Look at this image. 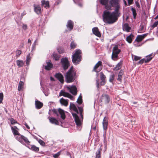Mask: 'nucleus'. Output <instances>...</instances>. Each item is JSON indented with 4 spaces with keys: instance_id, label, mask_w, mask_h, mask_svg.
Returning <instances> with one entry per match:
<instances>
[{
    "instance_id": "1",
    "label": "nucleus",
    "mask_w": 158,
    "mask_h": 158,
    "mask_svg": "<svg viewBox=\"0 0 158 158\" xmlns=\"http://www.w3.org/2000/svg\"><path fill=\"white\" fill-rule=\"evenodd\" d=\"M102 18L103 21L109 24H112L118 20L117 17H115L111 12L107 10L103 11Z\"/></svg>"
},
{
    "instance_id": "2",
    "label": "nucleus",
    "mask_w": 158,
    "mask_h": 158,
    "mask_svg": "<svg viewBox=\"0 0 158 158\" xmlns=\"http://www.w3.org/2000/svg\"><path fill=\"white\" fill-rule=\"evenodd\" d=\"M81 51L80 49H76L72 56V61L75 65H77L80 62L82 59Z\"/></svg>"
},
{
    "instance_id": "3",
    "label": "nucleus",
    "mask_w": 158,
    "mask_h": 158,
    "mask_svg": "<svg viewBox=\"0 0 158 158\" xmlns=\"http://www.w3.org/2000/svg\"><path fill=\"white\" fill-rule=\"evenodd\" d=\"M77 77L76 72H67L65 75V81L68 83L73 82Z\"/></svg>"
},
{
    "instance_id": "4",
    "label": "nucleus",
    "mask_w": 158,
    "mask_h": 158,
    "mask_svg": "<svg viewBox=\"0 0 158 158\" xmlns=\"http://www.w3.org/2000/svg\"><path fill=\"white\" fill-rule=\"evenodd\" d=\"M15 138L18 141L23 144L26 146V144L27 146H29L30 145V142L27 137L24 136L20 135V136H16Z\"/></svg>"
},
{
    "instance_id": "5",
    "label": "nucleus",
    "mask_w": 158,
    "mask_h": 158,
    "mask_svg": "<svg viewBox=\"0 0 158 158\" xmlns=\"http://www.w3.org/2000/svg\"><path fill=\"white\" fill-rule=\"evenodd\" d=\"M52 111L54 114L56 115L57 117H58L59 115H60L61 118L64 120L65 118V115L64 111L60 108H59L58 110L56 109H52Z\"/></svg>"
},
{
    "instance_id": "6",
    "label": "nucleus",
    "mask_w": 158,
    "mask_h": 158,
    "mask_svg": "<svg viewBox=\"0 0 158 158\" xmlns=\"http://www.w3.org/2000/svg\"><path fill=\"white\" fill-rule=\"evenodd\" d=\"M60 62L64 70L67 69L70 66L68 59L67 57L63 58L61 59Z\"/></svg>"
},
{
    "instance_id": "7",
    "label": "nucleus",
    "mask_w": 158,
    "mask_h": 158,
    "mask_svg": "<svg viewBox=\"0 0 158 158\" xmlns=\"http://www.w3.org/2000/svg\"><path fill=\"white\" fill-rule=\"evenodd\" d=\"M112 51L111 58L113 60H114V58L118 57V55L121 52V50L120 49H118L117 45H115L113 48Z\"/></svg>"
},
{
    "instance_id": "8",
    "label": "nucleus",
    "mask_w": 158,
    "mask_h": 158,
    "mask_svg": "<svg viewBox=\"0 0 158 158\" xmlns=\"http://www.w3.org/2000/svg\"><path fill=\"white\" fill-rule=\"evenodd\" d=\"M108 120V118L107 117H104L103 120L102 125L104 131V136L105 134H106V130L107 129Z\"/></svg>"
},
{
    "instance_id": "9",
    "label": "nucleus",
    "mask_w": 158,
    "mask_h": 158,
    "mask_svg": "<svg viewBox=\"0 0 158 158\" xmlns=\"http://www.w3.org/2000/svg\"><path fill=\"white\" fill-rule=\"evenodd\" d=\"M102 62L99 61L94 66L93 71L97 73L99 72L102 70Z\"/></svg>"
},
{
    "instance_id": "10",
    "label": "nucleus",
    "mask_w": 158,
    "mask_h": 158,
    "mask_svg": "<svg viewBox=\"0 0 158 158\" xmlns=\"http://www.w3.org/2000/svg\"><path fill=\"white\" fill-rule=\"evenodd\" d=\"M72 114L76 125L77 126H81L82 123V122L79 116L76 113H72Z\"/></svg>"
},
{
    "instance_id": "11",
    "label": "nucleus",
    "mask_w": 158,
    "mask_h": 158,
    "mask_svg": "<svg viewBox=\"0 0 158 158\" xmlns=\"http://www.w3.org/2000/svg\"><path fill=\"white\" fill-rule=\"evenodd\" d=\"M67 88L69 91L70 93L74 95H76L77 94V89L75 85H72L71 86H67Z\"/></svg>"
},
{
    "instance_id": "12",
    "label": "nucleus",
    "mask_w": 158,
    "mask_h": 158,
    "mask_svg": "<svg viewBox=\"0 0 158 158\" xmlns=\"http://www.w3.org/2000/svg\"><path fill=\"white\" fill-rule=\"evenodd\" d=\"M101 102L105 104L108 103L110 101L109 96L107 94H102L100 99Z\"/></svg>"
},
{
    "instance_id": "13",
    "label": "nucleus",
    "mask_w": 158,
    "mask_h": 158,
    "mask_svg": "<svg viewBox=\"0 0 158 158\" xmlns=\"http://www.w3.org/2000/svg\"><path fill=\"white\" fill-rule=\"evenodd\" d=\"M115 8L114 10L112 12V14L115 16V17H117V19L120 16V13L119 11V9L120 8V6L114 7Z\"/></svg>"
},
{
    "instance_id": "14",
    "label": "nucleus",
    "mask_w": 158,
    "mask_h": 158,
    "mask_svg": "<svg viewBox=\"0 0 158 158\" xmlns=\"http://www.w3.org/2000/svg\"><path fill=\"white\" fill-rule=\"evenodd\" d=\"M55 77L58 79L61 83H63L64 82V77L63 75L60 73H56Z\"/></svg>"
},
{
    "instance_id": "15",
    "label": "nucleus",
    "mask_w": 158,
    "mask_h": 158,
    "mask_svg": "<svg viewBox=\"0 0 158 158\" xmlns=\"http://www.w3.org/2000/svg\"><path fill=\"white\" fill-rule=\"evenodd\" d=\"M11 128L14 135H18V136H20V135H21L19 132V129L17 128V127L15 126H14V127L11 126Z\"/></svg>"
},
{
    "instance_id": "16",
    "label": "nucleus",
    "mask_w": 158,
    "mask_h": 158,
    "mask_svg": "<svg viewBox=\"0 0 158 158\" xmlns=\"http://www.w3.org/2000/svg\"><path fill=\"white\" fill-rule=\"evenodd\" d=\"M34 8V11L38 15H39L41 13V8L39 5L34 4L33 5Z\"/></svg>"
},
{
    "instance_id": "17",
    "label": "nucleus",
    "mask_w": 158,
    "mask_h": 158,
    "mask_svg": "<svg viewBox=\"0 0 158 158\" xmlns=\"http://www.w3.org/2000/svg\"><path fill=\"white\" fill-rule=\"evenodd\" d=\"M110 3L111 7H115L120 6L119 0H110Z\"/></svg>"
},
{
    "instance_id": "18",
    "label": "nucleus",
    "mask_w": 158,
    "mask_h": 158,
    "mask_svg": "<svg viewBox=\"0 0 158 158\" xmlns=\"http://www.w3.org/2000/svg\"><path fill=\"white\" fill-rule=\"evenodd\" d=\"M92 31L93 33L95 35L98 37H100L101 36V34L99 31L98 29V27H94L92 28Z\"/></svg>"
},
{
    "instance_id": "19",
    "label": "nucleus",
    "mask_w": 158,
    "mask_h": 158,
    "mask_svg": "<svg viewBox=\"0 0 158 158\" xmlns=\"http://www.w3.org/2000/svg\"><path fill=\"white\" fill-rule=\"evenodd\" d=\"M48 119H49L50 122L52 124H54L56 125H59L60 123L55 118L53 117H48Z\"/></svg>"
},
{
    "instance_id": "20",
    "label": "nucleus",
    "mask_w": 158,
    "mask_h": 158,
    "mask_svg": "<svg viewBox=\"0 0 158 158\" xmlns=\"http://www.w3.org/2000/svg\"><path fill=\"white\" fill-rule=\"evenodd\" d=\"M100 2L102 5L105 6V7L106 9L108 10H110L111 9V6H108V0H100Z\"/></svg>"
},
{
    "instance_id": "21",
    "label": "nucleus",
    "mask_w": 158,
    "mask_h": 158,
    "mask_svg": "<svg viewBox=\"0 0 158 158\" xmlns=\"http://www.w3.org/2000/svg\"><path fill=\"white\" fill-rule=\"evenodd\" d=\"M66 27L69 31L72 30L73 27V22L71 20H69L66 24Z\"/></svg>"
},
{
    "instance_id": "22",
    "label": "nucleus",
    "mask_w": 158,
    "mask_h": 158,
    "mask_svg": "<svg viewBox=\"0 0 158 158\" xmlns=\"http://www.w3.org/2000/svg\"><path fill=\"white\" fill-rule=\"evenodd\" d=\"M41 5L42 6L48 8L49 7V2L48 1L43 0L41 1Z\"/></svg>"
},
{
    "instance_id": "23",
    "label": "nucleus",
    "mask_w": 158,
    "mask_h": 158,
    "mask_svg": "<svg viewBox=\"0 0 158 158\" xmlns=\"http://www.w3.org/2000/svg\"><path fill=\"white\" fill-rule=\"evenodd\" d=\"M27 147L32 151L36 152H38L39 150V148L36 147L35 145H32L31 146H27Z\"/></svg>"
},
{
    "instance_id": "24",
    "label": "nucleus",
    "mask_w": 158,
    "mask_h": 158,
    "mask_svg": "<svg viewBox=\"0 0 158 158\" xmlns=\"http://www.w3.org/2000/svg\"><path fill=\"white\" fill-rule=\"evenodd\" d=\"M35 104L36 107L38 109L41 108L43 105V103L42 102L38 100L35 101Z\"/></svg>"
},
{
    "instance_id": "25",
    "label": "nucleus",
    "mask_w": 158,
    "mask_h": 158,
    "mask_svg": "<svg viewBox=\"0 0 158 158\" xmlns=\"http://www.w3.org/2000/svg\"><path fill=\"white\" fill-rule=\"evenodd\" d=\"M60 103L63 105L67 106L68 104V100H65L63 98H61L60 99Z\"/></svg>"
},
{
    "instance_id": "26",
    "label": "nucleus",
    "mask_w": 158,
    "mask_h": 158,
    "mask_svg": "<svg viewBox=\"0 0 158 158\" xmlns=\"http://www.w3.org/2000/svg\"><path fill=\"white\" fill-rule=\"evenodd\" d=\"M123 29L124 30L128 32L130 31V30L131 29V27L129 26L128 24L126 23L124 24L123 26Z\"/></svg>"
},
{
    "instance_id": "27",
    "label": "nucleus",
    "mask_w": 158,
    "mask_h": 158,
    "mask_svg": "<svg viewBox=\"0 0 158 158\" xmlns=\"http://www.w3.org/2000/svg\"><path fill=\"white\" fill-rule=\"evenodd\" d=\"M153 56H153V54L152 53L146 56V58L145 59V63H147L148 62L152 59Z\"/></svg>"
},
{
    "instance_id": "28",
    "label": "nucleus",
    "mask_w": 158,
    "mask_h": 158,
    "mask_svg": "<svg viewBox=\"0 0 158 158\" xmlns=\"http://www.w3.org/2000/svg\"><path fill=\"white\" fill-rule=\"evenodd\" d=\"M133 36V35L132 34H131L129 35L127 37V41L129 43H131L132 41V38Z\"/></svg>"
},
{
    "instance_id": "29",
    "label": "nucleus",
    "mask_w": 158,
    "mask_h": 158,
    "mask_svg": "<svg viewBox=\"0 0 158 158\" xmlns=\"http://www.w3.org/2000/svg\"><path fill=\"white\" fill-rule=\"evenodd\" d=\"M52 64L49 62H48L47 63V65L45 66V69L47 70H49L52 68Z\"/></svg>"
},
{
    "instance_id": "30",
    "label": "nucleus",
    "mask_w": 158,
    "mask_h": 158,
    "mask_svg": "<svg viewBox=\"0 0 158 158\" xmlns=\"http://www.w3.org/2000/svg\"><path fill=\"white\" fill-rule=\"evenodd\" d=\"M69 94L65 92L64 91L62 90L60 91V94L59 96H63L64 97H68L69 95Z\"/></svg>"
},
{
    "instance_id": "31",
    "label": "nucleus",
    "mask_w": 158,
    "mask_h": 158,
    "mask_svg": "<svg viewBox=\"0 0 158 158\" xmlns=\"http://www.w3.org/2000/svg\"><path fill=\"white\" fill-rule=\"evenodd\" d=\"M24 84V83L22 81H20L18 87V90L19 91H21L23 89Z\"/></svg>"
},
{
    "instance_id": "32",
    "label": "nucleus",
    "mask_w": 158,
    "mask_h": 158,
    "mask_svg": "<svg viewBox=\"0 0 158 158\" xmlns=\"http://www.w3.org/2000/svg\"><path fill=\"white\" fill-rule=\"evenodd\" d=\"M17 65L19 67L23 66L24 64V62L22 60H18L16 61Z\"/></svg>"
},
{
    "instance_id": "33",
    "label": "nucleus",
    "mask_w": 158,
    "mask_h": 158,
    "mask_svg": "<svg viewBox=\"0 0 158 158\" xmlns=\"http://www.w3.org/2000/svg\"><path fill=\"white\" fill-rule=\"evenodd\" d=\"M69 108L70 109H73L74 111H77V108L73 103H70L69 106Z\"/></svg>"
},
{
    "instance_id": "34",
    "label": "nucleus",
    "mask_w": 158,
    "mask_h": 158,
    "mask_svg": "<svg viewBox=\"0 0 158 158\" xmlns=\"http://www.w3.org/2000/svg\"><path fill=\"white\" fill-rule=\"evenodd\" d=\"M53 56L54 59L56 60H59L60 58V56L58 55L57 53H54L53 54Z\"/></svg>"
},
{
    "instance_id": "35",
    "label": "nucleus",
    "mask_w": 158,
    "mask_h": 158,
    "mask_svg": "<svg viewBox=\"0 0 158 158\" xmlns=\"http://www.w3.org/2000/svg\"><path fill=\"white\" fill-rule=\"evenodd\" d=\"M143 39L141 35H138L135 40V41L139 42L141 41Z\"/></svg>"
},
{
    "instance_id": "36",
    "label": "nucleus",
    "mask_w": 158,
    "mask_h": 158,
    "mask_svg": "<svg viewBox=\"0 0 158 158\" xmlns=\"http://www.w3.org/2000/svg\"><path fill=\"white\" fill-rule=\"evenodd\" d=\"M131 10L132 12V14L133 16V17L134 19H135L137 13L136 10L134 8L132 7L131 9Z\"/></svg>"
},
{
    "instance_id": "37",
    "label": "nucleus",
    "mask_w": 158,
    "mask_h": 158,
    "mask_svg": "<svg viewBox=\"0 0 158 158\" xmlns=\"http://www.w3.org/2000/svg\"><path fill=\"white\" fill-rule=\"evenodd\" d=\"M77 46L76 44L74 42V41H72L71 42L70 44V47L71 49H74L76 48Z\"/></svg>"
},
{
    "instance_id": "38",
    "label": "nucleus",
    "mask_w": 158,
    "mask_h": 158,
    "mask_svg": "<svg viewBox=\"0 0 158 158\" xmlns=\"http://www.w3.org/2000/svg\"><path fill=\"white\" fill-rule=\"evenodd\" d=\"M122 63L121 62L118 63L116 65V66L114 68V70H117L121 68Z\"/></svg>"
},
{
    "instance_id": "39",
    "label": "nucleus",
    "mask_w": 158,
    "mask_h": 158,
    "mask_svg": "<svg viewBox=\"0 0 158 158\" xmlns=\"http://www.w3.org/2000/svg\"><path fill=\"white\" fill-rule=\"evenodd\" d=\"M100 78L101 80L106 81V77L104 74L102 72H101L100 73Z\"/></svg>"
},
{
    "instance_id": "40",
    "label": "nucleus",
    "mask_w": 158,
    "mask_h": 158,
    "mask_svg": "<svg viewBox=\"0 0 158 158\" xmlns=\"http://www.w3.org/2000/svg\"><path fill=\"white\" fill-rule=\"evenodd\" d=\"M31 60V57H30V54H28V55L27 56V59L26 60V63L27 65H28L29 64V63Z\"/></svg>"
},
{
    "instance_id": "41",
    "label": "nucleus",
    "mask_w": 158,
    "mask_h": 158,
    "mask_svg": "<svg viewBox=\"0 0 158 158\" xmlns=\"http://www.w3.org/2000/svg\"><path fill=\"white\" fill-rule=\"evenodd\" d=\"M102 148H100L99 149H98L96 153V155H98V156H101V152L102 150Z\"/></svg>"
},
{
    "instance_id": "42",
    "label": "nucleus",
    "mask_w": 158,
    "mask_h": 158,
    "mask_svg": "<svg viewBox=\"0 0 158 158\" xmlns=\"http://www.w3.org/2000/svg\"><path fill=\"white\" fill-rule=\"evenodd\" d=\"M10 120L11 122V124L12 125L17 123V121L13 118H10Z\"/></svg>"
},
{
    "instance_id": "43",
    "label": "nucleus",
    "mask_w": 158,
    "mask_h": 158,
    "mask_svg": "<svg viewBox=\"0 0 158 158\" xmlns=\"http://www.w3.org/2000/svg\"><path fill=\"white\" fill-rule=\"evenodd\" d=\"M57 50L60 54H61L64 52V50L62 48L59 47L57 48Z\"/></svg>"
},
{
    "instance_id": "44",
    "label": "nucleus",
    "mask_w": 158,
    "mask_h": 158,
    "mask_svg": "<svg viewBox=\"0 0 158 158\" xmlns=\"http://www.w3.org/2000/svg\"><path fill=\"white\" fill-rule=\"evenodd\" d=\"M114 77V75L113 74L110 76L109 78V81L110 82H112Z\"/></svg>"
},
{
    "instance_id": "45",
    "label": "nucleus",
    "mask_w": 158,
    "mask_h": 158,
    "mask_svg": "<svg viewBox=\"0 0 158 158\" xmlns=\"http://www.w3.org/2000/svg\"><path fill=\"white\" fill-rule=\"evenodd\" d=\"M60 154V151L59 152L53 155V156L55 158H57Z\"/></svg>"
},
{
    "instance_id": "46",
    "label": "nucleus",
    "mask_w": 158,
    "mask_h": 158,
    "mask_svg": "<svg viewBox=\"0 0 158 158\" xmlns=\"http://www.w3.org/2000/svg\"><path fill=\"white\" fill-rule=\"evenodd\" d=\"M68 72H76L74 70L73 67L71 66Z\"/></svg>"
},
{
    "instance_id": "47",
    "label": "nucleus",
    "mask_w": 158,
    "mask_h": 158,
    "mask_svg": "<svg viewBox=\"0 0 158 158\" xmlns=\"http://www.w3.org/2000/svg\"><path fill=\"white\" fill-rule=\"evenodd\" d=\"M122 76H118V77L117 80V81L120 82V83H121L122 81Z\"/></svg>"
},
{
    "instance_id": "48",
    "label": "nucleus",
    "mask_w": 158,
    "mask_h": 158,
    "mask_svg": "<svg viewBox=\"0 0 158 158\" xmlns=\"http://www.w3.org/2000/svg\"><path fill=\"white\" fill-rule=\"evenodd\" d=\"M136 41H135L134 42V45L136 47L140 46L142 45V44L140 45H139L138 43H137Z\"/></svg>"
},
{
    "instance_id": "49",
    "label": "nucleus",
    "mask_w": 158,
    "mask_h": 158,
    "mask_svg": "<svg viewBox=\"0 0 158 158\" xmlns=\"http://www.w3.org/2000/svg\"><path fill=\"white\" fill-rule=\"evenodd\" d=\"M141 57L137 56H134V60L137 61L141 59Z\"/></svg>"
},
{
    "instance_id": "50",
    "label": "nucleus",
    "mask_w": 158,
    "mask_h": 158,
    "mask_svg": "<svg viewBox=\"0 0 158 158\" xmlns=\"http://www.w3.org/2000/svg\"><path fill=\"white\" fill-rule=\"evenodd\" d=\"M158 25V20L157 21L153 23V24L152 26V27L153 28L155 27H156Z\"/></svg>"
},
{
    "instance_id": "51",
    "label": "nucleus",
    "mask_w": 158,
    "mask_h": 158,
    "mask_svg": "<svg viewBox=\"0 0 158 158\" xmlns=\"http://www.w3.org/2000/svg\"><path fill=\"white\" fill-rule=\"evenodd\" d=\"M78 107L80 114H81V113H83V108L81 107H80L79 106H78Z\"/></svg>"
},
{
    "instance_id": "52",
    "label": "nucleus",
    "mask_w": 158,
    "mask_h": 158,
    "mask_svg": "<svg viewBox=\"0 0 158 158\" xmlns=\"http://www.w3.org/2000/svg\"><path fill=\"white\" fill-rule=\"evenodd\" d=\"M39 142L41 145L44 146L45 144V143L41 139L39 140Z\"/></svg>"
},
{
    "instance_id": "53",
    "label": "nucleus",
    "mask_w": 158,
    "mask_h": 158,
    "mask_svg": "<svg viewBox=\"0 0 158 158\" xmlns=\"http://www.w3.org/2000/svg\"><path fill=\"white\" fill-rule=\"evenodd\" d=\"M20 15V13H19L18 14L17 16L16 17H15V20H16V21H17L19 20H20V18H19Z\"/></svg>"
},
{
    "instance_id": "54",
    "label": "nucleus",
    "mask_w": 158,
    "mask_h": 158,
    "mask_svg": "<svg viewBox=\"0 0 158 158\" xmlns=\"http://www.w3.org/2000/svg\"><path fill=\"white\" fill-rule=\"evenodd\" d=\"M135 4L136 6L138 8H140V5L137 1H135Z\"/></svg>"
},
{
    "instance_id": "55",
    "label": "nucleus",
    "mask_w": 158,
    "mask_h": 158,
    "mask_svg": "<svg viewBox=\"0 0 158 158\" xmlns=\"http://www.w3.org/2000/svg\"><path fill=\"white\" fill-rule=\"evenodd\" d=\"M145 59H143L139 61V64H142L144 62H145Z\"/></svg>"
},
{
    "instance_id": "56",
    "label": "nucleus",
    "mask_w": 158,
    "mask_h": 158,
    "mask_svg": "<svg viewBox=\"0 0 158 158\" xmlns=\"http://www.w3.org/2000/svg\"><path fill=\"white\" fill-rule=\"evenodd\" d=\"M77 102L78 104H81L82 103V99L81 98H78V99L77 100Z\"/></svg>"
},
{
    "instance_id": "57",
    "label": "nucleus",
    "mask_w": 158,
    "mask_h": 158,
    "mask_svg": "<svg viewBox=\"0 0 158 158\" xmlns=\"http://www.w3.org/2000/svg\"><path fill=\"white\" fill-rule=\"evenodd\" d=\"M123 74V71L122 70H120L119 72L118 73V76H122V75Z\"/></svg>"
},
{
    "instance_id": "58",
    "label": "nucleus",
    "mask_w": 158,
    "mask_h": 158,
    "mask_svg": "<svg viewBox=\"0 0 158 158\" xmlns=\"http://www.w3.org/2000/svg\"><path fill=\"white\" fill-rule=\"evenodd\" d=\"M127 1L128 6H130L132 4L133 0H127Z\"/></svg>"
},
{
    "instance_id": "59",
    "label": "nucleus",
    "mask_w": 158,
    "mask_h": 158,
    "mask_svg": "<svg viewBox=\"0 0 158 158\" xmlns=\"http://www.w3.org/2000/svg\"><path fill=\"white\" fill-rule=\"evenodd\" d=\"M22 28L23 29H24L25 30H26L27 29V26L26 24H23Z\"/></svg>"
},
{
    "instance_id": "60",
    "label": "nucleus",
    "mask_w": 158,
    "mask_h": 158,
    "mask_svg": "<svg viewBox=\"0 0 158 158\" xmlns=\"http://www.w3.org/2000/svg\"><path fill=\"white\" fill-rule=\"evenodd\" d=\"M21 53V51L20 50H18L16 52V56H19Z\"/></svg>"
},
{
    "instance_id": "61",
    "label": "nucleus",
    "mask_w": 158,
    "mask_h": 158,
    "mask_svg": "<svg viewBox=\"0 0 158 158\" xmlns=\"http://www.w3.org/2000/svg\"><path fill=\"white\" fill-rule=\"evenodd\" d=\"M26 14V13L25 12V11H24L21 14V17H20V19L21 20L22 18H23V16L25 15Z\"/></svg>"
},
{
    "instance_id": "62",
    "label": "nucleus",
    "mask_w": 158,
    "mask_h": 158,
    "mask_svg": "<svg viewBox=\"0 0 158 158\" xmlns=\"http://www.w3.org/2000/svg\"><path fill=\"white\" fill-rule=\"evenodd\" d=\"M106 83V81L102 80L100 82V85H104Z\"/></svg>"
},
{
    "instance_id": "63",
    "label": "nucleus",
    "mask_w": 158,
    "mask_h": 158,
    "mask_svg": "<svg viewBox=\"0 0 158 158\" xmlns=\"http://www.w3.org/2000/svg\"><path fill=\"white\" fill-rule=\"evenodd\" d=\"M35 45L36 44H35V43H34L32 45V50H33L35 49Z\"/></svg>"
},
{
    "instance_id": "64",
    "label": "nucleus",
    "mask_w": 158,
    "mask_h": 158,
    "mask_svg": "<svg viewBox=\"0 0 158 158\" xmlns=\"http://www.w3.org/2000/svg\"><path fill=\"white\" fill-rule=\"evenodd\" d=\"M3 94L2 93H0V99H3Z\"/></svg>"
}]
</instances>
